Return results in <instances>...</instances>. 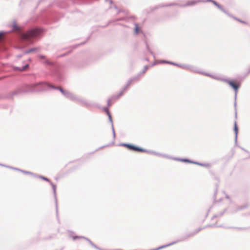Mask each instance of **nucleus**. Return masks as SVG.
Masks as SVG:
<instances>
[{"label":"nucleus","mask_w":250,"mask_h":250,"mask_svg":"<svg viewBox=\"0 0 250 250\" xmlns=\"http://www.w3.org/2000/svg\"><path fill=\"white\" fill-rule=\"evenodd\" d=\"M140 77V74H138L137 75L131 78L130 79L132 81V82L137 81L139 80Z\"/></svg>","instance_id":"bb28decb"},{"label":"nucleus","mask_w":250,"mask_h":250,"mask_svg":"<svg viewBox=\"0 0 250 250\" xmlns=\"http://www.w3.org/2000/svg\"><path fill=\"white\" fill-rule=\"evenodd\" d=\"M37 49L36 48H35V47H33V48H30L29 49L27 50H26L25 52H24V53L25 54H28V53H30L32 52H33L35 50H37Z\"/></svg>","instance_id":"a878e982"},{"label":"nucleus","mask_w":250,"mask_h":250,"mask_svg":"<svg viewBox=\"0 0 250 250\" xmlns=\"http://www.w3.org/2000/svg\"><path fill=\"white\" fill-rule=\"evenodd\" d=\"M204 229V228H199L198 229H197L196 231H194L193 232L195 233V235Z\"/></svg>","instance_id":"79ce46f5"},{"label":"nucleus","mask_w":250,"mask_h":250,"mask_svg":"<svg viewBox=\"0 0 250 250\" xmlns=\"http://www.w3.org/2000/svg\"><path fill=\"white\" fill-rule=\"evenodd\" d=\"M155 64H156V62H154L152 64L151 66H154V65H155Z\"/></svg>","instance_id":"338daca9"},{"label":"nucleus","mask_w":250,"mask_h":250,"mask_svg":"<svg viewBox=\"0 0 250 250\" xmlns=\"http://www.w3.org/2000/svg\"><path fill=\"white\" fill-rule=\"evenodd\" d=\"M192 164L197 165L201 167H210V164L209 163H202L196 161H193V162H192Z\"/></svg>","instance_id":"4468645a"},{"label":"nucleus","mask_w":250,"mask_h":250,"mask_svg":"<svg viewBox=\"0 0 250 250\" xmlns=\"http://www.w3.org/2000/svg\"><path fill=\"white\" fill-rule=\"evenodd\" d=\"M223 13H224L225 14H226V15H228L229 17L233 18V19L237 21V20L238 19L237 18H236V17L234 16L233 15H232L231 14H230V13L228 12L225 8H224V11H222Z\"/></svg>","instance_id":"f3484780"},{"label":"nucleus","mask_w":250,"mask_h":250,"mask_svg":"<svg viewBox=\"0 0 250 250\" xmlns=\"http://www.w3.org/2000/svg\"><path fill=\"white\" fill-rule=\"evenodd\" d=\"M85 43V42H83L80 44H76V45H75L73 46V48H76L77 46H79V45H83L84 44V43Z\"/></svg>","instance_id":"c03bdc74"},{"label":"nucleus","mask_w":250,"mask_h":250,"mask_svg":"<svg viewBox=\"0 0 250 250\" xmlns=\"http://www.w3.org/2000/svg\"><path fill=\"white\" fill-rule=\"evenodd\" d=\"M176 244V242L175 241H173V242H172L171 243H170L169 244H166V245H162V246H161L158 248H156V250H160L161 249H164V248H167L168 246H170L172 245H174V244Z\"/></svg>","instance_id":"2eb2a0df"},{"label":"nucleus","mask_w":250,"mask_h":250,"mask_svg":"<svg viewBox=\"0 0 250 250\" xmlns=\"http://www.w3.org/2000/svg\"><path fill=\"white\" fill-rule=\"evenodd\" d=\"M13 70L14 71H23L21 66L19 67V66H14Z\"/></svg>","instance_id":"cd10ccee"},{"label":"nucleus","mask_w":250,"mask_h":250,"mask_svg":"<svg viewBox=\"0 0 250 250\" xmlns=\"http://www.w3.org/2000/svg\"><path fill=\"white\" fill-rule=\"evenodd\" d=\"M248 206L247 204H246V205H243V206H239L237 208L236 210L237 211H239V210H241L247 208Z\"/></svg>","instance_id":"393cba45"},{"label":"nucleus","mask_w":250,"mask_h":250,"mask_svg":"<svg viewBox=\"0 0 250 250\" xmlns=\"http://www.w3.org/2000/svg\"><path fill=\"white\" fill-rule=\"evenodd\" d=\"M50 185L51 186L53 190V194L55 198V205H56V216L57 217H58V203H57V196H56V186L53 184L52 182H51L50 183Z\"/></svg>","instance_id":"0eeeda50"},{"label":"nucleus","mask_w":250,"mask_h":250,"mask_svg":"<svg viewBox=\"0 0 250 250\" xmlns=\"http://www.w3.org/2000/svg\"><path fill=\"white\" fill-rule=\"evenodd\" d=\"M110 99H111V101H113L117 100L119 99V98L117 97V95H113L110 98Z\"/></svg>","instance_id":"473e14b6"},{"label":"nucleus","mask_w":250,"mask_h":250,"mask_svg":"<svg viewBox=\"0 0 250 250\" xmlns=\"http://www.w3.org/2000/svg\"><path fill=\"white\" fill-rule=\"evenodd\" d=\"M134 25H135V27H134V33L135 34L137 35L139 33V31H140V28L139 25L137 23H135L134 24Z\"/></svg>","instance_id":"6ab92c4d"},{"label":"nucleus","mask_w":250,"mask_h":250,"mask_svg":"<svg viewBox=\"0 0 250 250\" xmlns=\"http://www.w3.org/2000/svg\"><path fill=\"white\" fill-rule=\"evenodd\" d=\"M132 81L130 79L127 83H128V84H129V85H130V84L132 83Z\"/></svg>","instance_id":"603ef678"},{"label":"nucleus","mask_w":250,"mask_h":250,"mask_svg":"<svg viewBox=\"0 0 250 250\" xmlns=\"http://www.w3.org/2000/svg\"><path fill=\"white\" fill-rule=\"evenodd\" d=\"M195 235V233L193 232L191 233H188L183 236H182L179 239L176 240L175 241L176 243L184 241L188 239V238Z\"/></svg>","instance_id":"6e6552de"},{"label":"nucleus","mask_w":250,"mask_h":250,"mask_svg":"<svg viewBox=\"0 0 250 250\" xmlns=\"http://www.w3.org/2000/svg\"><path fill=\"white\" fill-rule=\"evenodd\" d=\"M237 21H239L241 23H244V24H247V22H246L245 21H242V20H241L240 19H239L237 20Z\"/></svg>","instance_id":"49530a36"},{"label":"nucleus","mask_w":250,"mask_h":250,"mask_svg":"<svg viewBox=\"0 0 250 250\" xmlns=\"http://www.w3.org/2000/svg\"><path fill=\"white\" fill-rule=\"evenodd\" d=\"M0 166H1L2 167H8V166H6V165H3V164H0Z\"/></svg>","instance_id":"052dcab7"},{"label":"nucleus","mask_w":250,"mask_h":250,"mask_svg":"<svg viewBox=\"0 0 250 250\" xmlns=\"http://www.w3.org/2000/svg\"><path fill=\"white\" fill-rule=\"evenodd\" d=\"M31 175L35 177H37V178H39V176H40L39 175H37V174H35L34 173H33V174H31Z\"/></svg>","instance_id":"3c124183"},{"label":"nucleus","mask_w":250,"mask_h":250,"mask_svg":"<svg viewBox=\"0 0 250 250\" xmlns=\"http://www.w3.org/2000/svg\"><path fill=\"white\" fill-rule=\"evenodd\" d=\"M149 53H150V54L151 55H152V56H153V57L154 58H155V55H154V53H153L152 51H150V52H149Z\"/></svg>","instance_id":"8fccbe9b"},{"label":"nucleus","mask_w":250,"mask_h":250,"mask_svg":"<svg viewBox=\"0 0 250 250\" xmlns=\"http://www.w3.org/2000/svg\"><path fill=\"white\" fill-rule=\"evenodd\" d=\"M21 172L24 173V174H29V175H31V174H33V173L32 172H30V171H26V170H21Z\"/></svg>","instance_id":"7c9ffc66"},{"label":"nucleus","mask_w":250,"mask_h":250,"mask_svg":"<svg viewBox=\"0 0 250 250\" xmlns=\"http://www.w3.org/2000/svg\"><path fill=\"white\" fill-rule=\"evenodd\" d=\"M113 7L115 9L117 10L118 14H119L121 12V10L118 9V7L116 5H114L113 6Z\"/></svg>","instance_id":"37998d69"},{"label":"nucleus","mask_w":250,"mask_h":250,"mask_svg":"<svg viewBox=\"0 0 250 250\" xmlns=\"http://www.w3.org/2000/svg\"><path fill=\"white\" fill-rule=\"evenodd\" d=\"M185 65V64H180L175 62V64L174 66H176L181 68L184 69Z\"/></svg>","instance_id":"c756f323"},{"label":"nucleus","mask_w":250,"mask_h":250,"mask_svg":"<svg viewBox=\"0 0 250 250\" xmlns=\"http://www.w3.org/2000/svg\"><path fill=\"white\" fill-rule=\"evenodd\" d=\"M29 67V64H26L23 66H21V68H22V71H24L27 67Z\"/></svg>","instance_id":"c9c22d12"},{"label":"nucleus","mask_w":250,"mask_h":250,"mask_svg":"<svg viewBox=\"0 0 250 250\" xmlns=\"http://www.w3.org/2000/svg\"><path fill=\"white\" fill-rule=\"evenodd\" d=\"M38 58L45 65L52 67V76L56 81L61 82L64 80V72L61 67L46 59L45 56L43 55H39Z\"/></svg>","instance_id":"7ed1b4c3"},{"label":"nucleus","mask_w":250,"mask_h":250,"mask_svg":"<svg viewBox=\"0 0 250 250\" xmlns=\"http://www.w3.org/2000/svg\"><path fill=\"white\" fill-rule=\"evenodd\" d=\"M172 160L184 162V163H188L189 164H192V162H193V160H190L188 158H176L173 157V158H171Z\"/></svg>","instance_id":"f8f14e48"},{"label":"nucleus","mask_w":250,"mask_h":250,"mask_svg":"<svg viewBox=\"0 0 250 250\" xmlns=\"http://www.w3.org/2000/svg\"><path fill=\"white\" fill-rule=\"evenodd\" d=\"M130 86L129 84H128V83H126V84L125 85V86L126 87H127V88H128L129 86Z\"/></svg>","instance_id":"e2e57ef3"},{"label":"nucleus","mask_w":250,"mask_h":250,"mask_svg":"<svg viewBox=\"0 0 250 250\" xmlns=\"http://www.w3.org/2000/svg\"><path fill=\"white\" fill-rule=\"evenodd\" d=\"M39 178H40L42 180L45 181L49 183L51 182L49 178H48L46 177H45L44 176H42V175H41V176H39Z\"/></svg>","instance_id":"4be33fe9"},{"label":"nucleus","mask_w":250,"mask_h":250,"mask_svg":"<svg viewBox=\"0 0 250 250\" xmlns=\"http://www.w3.org/2000/svg\"><path fill=\"white\" fill-rule=\"evenodd\" d=\"M109 146V145H106V146H101V147H99V148L98 149V150L100 149H102V148H103L105 147V146Z\"/></svg>","instance_id":"6e6d98bb"},{"label":"nucleus","mask_w":250,"mask_h":250,"mask_svg":"<svg viewBox=\"0 0 250 250\" xmlns=\"http://www.w3.org/2000/svg\"><path fill=\"white\" fill-rule=\"evenodd\" d=\"M50 89L59 90L65 98L70 100H71L74 95L72 93L61 87L55 86L48 82L40 81L30 84L23 83L18 86L14 91L8 94L7 98L12 100L14 96L29 93H40Z\"/></svg>","instance_id":"f257e3e1"},{"label":"nucleus","mask_w":250,"mask_h":250,"mask_svg":"<svg viewBox=\"0 0 250 250\" xmlns=\"http://www.w3.org/2000/svg\"><path fill=\"white\" fill-rule=\"evenodd\" d=\"M218 227V228H225V229H231V227L223 226L222 225H217V227Z\"/></svg>","instance_id":"72a5a7b5"},{"label":"nucleus","mask_w":250,"mask_h":250,"mask_svg":"<svg viewBox=\"0 0 250 250\" xmlns=\"http://www.w3.org/2000/svg\"><path fill=\"white\" fill-rule=\"evenodd\" d=\"M86 238H87V237H85L83 236H80V237H79V239H83L84 240H86Z\"/></svg>","instance_id":"5fc2aeb1"},{"label":"nucleus","mask_w":250,"mask_h":250,"mask_svg":"<svg viewBox=\"0 0 250 250\" xmlns=\"http://www.w3.org/2000/svg\"><path fill=\"white\" fill-rule=\"evenodd\" d=\"M10 26L11 27V31L19 30L21 28L20 26L17 24V21L16 20H14L13 21L12 24L10 25Z\"/></svg>","instance_id":"ddd939ff"},{"label":"nucleus","mask_w":250,"mask_h":250,"mask_svg":"<svg viewBox=\"0 0 250 250\" xmlns=\"http://www.w3.org/2000/svg\"><path fill=\"white\" fill-rule=\"evenodd\" d=\"M144 60H145L146 61V62H149V59H148V58H145L144 59Z\"/></svg>","instance_id":"680f3d73"},{"label":"nucleus","mask_w":250,"mask_h":250,"mask_svg":"<svg viewBox=\"0 0 250 250\" xmlns=\"http://www.w3.org/2000/svg\"><path fill=\"white\" fill-rule=\"evenodd\" d=\"M71 52V51H68V52H67L66 53L62 54L61 56L62 57H64V56H65L66 54H68L70 53Z\"/></svg>","instance_id":"09e8293b"},{"label":"nucleus","mask_w":250,"mask_h":250,"mask_svg":"<svg viewBox=\"0 0 250 250\" xmlns=\"http://www.w3.org/2000/svg\"><path fill=\"white\" fill-rule=\"evenodd\" d=\"M226 211V209H225L223 211L217 214V215H218V217H219L222 216L225 213Z\"/></svg>","instance_id":"f704fd0d"},{"label":"nucleus","mask_w":250,"mask_h":250,"mask_svg":"<svg viewBox=\"0 0 250 250\" xmlns=\"http://www.w3.org/2000/svg\"><path fill=\"white\" fill-rule=\"evenodd\" d=\"M149 67V66H148L147 65H145L144 67V69L141 72H140L139 73V74H140V76L141 75L145 74L146 72V71L148 70Z\"/></svg>","instance_id":"412c9836"},{"label":"nucleus","mask_w":250,"mask_h":250,"mask_svg":"<svg viewBox=\"0 0 250 250\" xmlns=\"http://www.w3.org/2000/svg\"><path fill=\"white\" fill-rule=\"evenodd\" d=\"M184 69L188 70L192 72L198 73V74H201L202 75H204L206 76L209 77L214 80L220 81L221 82H223L225 83H227L230 87H231L234 91L235 92V95H234V100L235 102L234 103V106L235 107V118L237 117V113H236V97H237V94L238 91L239 89L240 88L241 86V83L238 81H236L234 80H231L229 79L228 78H225L222 77H220L218 76H214L211 74L203 72L200 69L197 67L196 66H193V65H190L188 64H185L184 67Z\"/></svg>","instance_id":"f03ea898"},{"label":"nucleus","mask_w":250,"mask_h":250,"mask_svg":"<svg viewBox=\"0 0 250 250\" xmlns=\"http://www.w3.org/2000/svg\"><path fill=\"white\" fill-rule=\"evenodd\" d=\"M124 93V92L121 90L118 94H117V97L119 99L121 96L123 95Z\"/></svg>","instance_id":"58836bf2"},{"label":"nucleus","mask_w":250,"mask_h":250,"mask_svg":"<svg viewBox=\"0 0 250 250\" xmlns=\"http://www.w3.org/2000/svg\"><path fill=\"white\" fill-rule=\"evenodd\" d=\"M18 57L21 58V55H18Z\"/></svg>","instance_id":"774afa93"},{"label":"nucleus","mask_w":250,"mask_h":250,"mask_svg":"<svg viewBox=\"0 0 250 250\" xmlns=\"http://www.w3.org/2000/svg\"><path fill=\"white\" fill-rule=\"evenodd\" d=\"M146 43V48L147 49V50L149 51V52H150V51H151L149 47V45H148V44L146 42H145Z\"/></svg>","instance_id":"a18cd8bd"},{"label":"nucleus","mask_w":250,"mask_h":250,"mask_svg":"<svg viewBox=\"0 0 250 250\" xmlns=\"http://www.w3.org/2000/svg\"><path fill=\"white\" fill-rule=\"evenodd\" d=\"M160 62L164 63L169 64L173 65H175V62H171L169 61L165 60H161Z\"/></svg>","instance_id":"aec40b11"},{"label":"nucleus","mask_w":250,"mask_h":250,"mask_svg":"<svg viewBox=\"0 0 250 250\" xmlns=\"http://www.w3.org/2000/svg\"><path fill=\"white\" fill-rule=\"evenodd\" d=\"M133 144L128 143H122L120 145V146H123L126 147L128 149L131 150Z\"/></svg>","instance_id":"dca6fc26"},{"label":"nucleus","mask_w":250,"mask_h":250,"mask_svg":"<svg viewBox=\"0 0 250 250\" xmlns=\"http://www.w3.org/2000/svg\"><path fill=\"white\" fill-rule=\"evenodd\" d=\"M233 130L234 131L235 134V145H237V138H238V127L237 125V123L236 121H235L234 123V127Z\"/></svg>","instance_id":"9d476101"},{"label":"nucleus","mask_w":250,"mask_h":250,"mask_svg":"<svg viewBox=\"0 0 250 250\" xmlns=\"http://www.w3.org/2000/svg\"><path fill=\"white\" fill-rule=\"evenodd\" d=\"M7 167L10 168L12 169H14V170H18L19 171H21V169H20L18 168H16V167Z\"/></svg>","instance_id":"a19ab883"},{"label":"nucleus","mask_w":250,"mask_h":250,"mask_svg":"<svg viewBox=\"0 0 250 250\" xmlns=\"http://www.w3.org/2000/svg\"><path fill=\"white\" fill-rule=\"evenodd\" d=\"M145 152L146 153H150V154H153L154 155H157V156H159V155H162V153H158V152H155V151H152V150H147V152Z\"/></svg>","instance_id":"5701e85b"},{"label":"nucleus","mask_w":250,"mask_h":250,"mask_svg":"<svg viewBox=\"0 0 250 250\" xmlns=\"http://www.w3.org/2000/svg\"><path fill=\"white\" fill-rule=\"evenodd\" d=\"M102 109L103 111H104L106 113L107 115V114H111L109 111V108L108 107L104 106V107H102Z\"/></svg>","instance_id":"b1692460"},{"label":"nucleus","mask_w":250,"mask_h":250,"mask_svg":"<svg viewBox=\"0 0 250 250\" xmlns=\"http://www.w3.org/2000/svg\"><path fill=\"white\" fill-rule=\"evenodd\" d=\"M217 217H218V215L215 214V215H214L212 216V217L211 218V220H213V219H214V218H217Z\"/></svg>","instance_id":"864d4df0"},{"label":"nucleus","mask_w":250,"mask_h":250,"mask_svg":"<svg viewBox=\"0 0 250 250\" xmlns=\"http://www.w3.org/2000/svg\"><path fill=\"white\" fill-rule=\"evenodd\" d=\"M111 100L110 98H109L107 100V106L108 107L111 105Z\"/></svg>","instance_id":"e433bc0d"},{"label":"nucleus","mask_w":250,"mask_h":250,"mask_svg":"<svg viewBox=\"0 0 250 250\" xmlns=\"http://www.w3.org/2000/svg\"><path fill=\"white\" fill-rule=\"evenodd\" d=\"M159 156H162V157H165V158H168V159H171V158H173V157H170V156H169L165 154H162L161 155H159Z\"/></svg>","instance_id":"2f4dec72"},{"label":"nucleus","mask_w":250,"mask_h":250,"mask_svg":"<svg viewBox=\"0 0 250 250\" xmlns=\"http://www.w3.org/2000/svg\"><path fill=\"white\" fill-rule=\"evenodd\" d=\"M106 1H108L110 4H112L113 3V1L112 0H105Z\"/></svg>","instance_id":"4d7b16f0"},{"label":"nucleus","mask_w":250,"mask_h":250,"mask_svg":"<svg viewBox=\"0 0 250 250\" xmlns=\"http://www.w3.org/2000/svg\"><path fill=\"white\" fill-rule=\"evenodd\" d=\"M226 198L227 199H229V195H226Z\"/></svg>","instance_id":"69168bd1"},{"label":"nucleus","mask_w":250,"mask_h":250,"mask_svg":"<svg viewBox=\"0 0 250 250\" xmlns=\"http://www.w3.org/2000/svg\"><path fill=\"white\" fill-rule=\"evenodd\" d=\"M107 116L108 118L109 122L111 123V129H112V132L113 133V137L114 139L116 137V134H115V129L114 128L113 120H112L111 114H107Z\"/></svg>","instance_id":"9b49d317"},{"label":"nucleus","mask_w":250,"mask_h":250,"mask_svg":"<svg viewBox=\"0 0 250 250\" xmlns=\"http://www.w3.org/2000/svg\"><path fill=\"white\" fill-rule=\"evenodd\" d=\"M203 0H190L188 1L185 4H179L178 3L172 2L167 4H160L155 7V9H157L160 7H168V6H178L180 7H185L188 6H194L197 4L198 3L201 2Z\"/></svg>","instance_id":"39448f33"},{"label":"nucleus","mask_w":250,"mask_h":250,"mask_svg":"<svg viewBox=\"0 0 250 250\" xmlns=\"http://www.w3.org/2000/svg\"><path fill=\"white\" fill-rule=\"evenodd\" d=\"M247 73H248V74L250 73V68H249L248 69V72H247Z\"/></svg>","instance_id":"0e129e2a"},{"label":"nucleus","mask_w":250,"mask_h":250,"mask_svg":"<svg viewBox=\"0 0 250 250\" xmlns=\"http://www.w3.org/2000/svg\"><path fill=\"white\" fill-rule=\"evenodd\" d=\"M131 150L136 151V152H147V149H144L143 148H142L138 146H135L134 145H132V148H131Z\"/></svg>","instance_id":"1a4fd4ad"},{"label":"nucleus","mask_w":250,"mask_h":250,"mask_svg":"<svg viewBox=\"0 0 250 250\" xmlns=\"http://www.w3.org/2000/svg\"><path fill=\"white\" fill-rule=\"evenodd\" d=\"M44 32V29L41 27L36 26H31L23 34V37L26 40L35 39L41 37Z\"/></svg>","instance_id":"20e7f679"},{"label":"nucleus","mask_w":250,"mask_h":250,"mask_svg":"<svg viewBox=\"0 0 250 250\" xmlns=\"http://www.w3.org/2000/svg\"><path fill=\"white\" fill-rule=\"evenodd\" d=\"M250 228V227H231V229H236L237 230H248Z\"/></svg>","instance_id":"a211bd4d"},{"label":"nucleus","mask_w":250,"mask_h":250,"mask_svg":"<svg viewBox=\"0 0 250 250\" xmlns=\"http://www.w3.org/2000/svg\"><path fill=\"white\" fill-rule=\"evenodd\" d=\"M124 93V92L121 90L118 94H117V97L119 99L121 96L123 95Z\"/></svg>","instance_id":"4c0bfd02"},{"label":"nucleus","mask_w":250,"mask_h":250,"mask_svg":"<svg viewBox=\"0 0 250 250\" xmlns=\"http://www.w3.org/2000/svg\"><path fill=\"white\" fill-rule=\"evenodd\" d=\"M127 89L128 88L125 86L121 90L124 92H125V91H127Z\"/></svg>","instance_id":"de8ad7c7"},{"label":"nucleus","mask_w":250,"mask_h":250,"mask_svg":"<svg viewBox=\"0 0 250 250\" xmlns=\"http://www.w3.org/2000/svg\"><path fill=\"white\" fill-rule=\"evenodd\" d=\"M70 237H72L74 240H75L77 239H79L80 236L79 235H75V236L70 235Z\"/></svg>","instance_id":"ea45409f"},{"label":"nucleus","mask_w":250,"mask_h":250,"mask_svg":"<svg viewBox=\"0 0 250 250\" xmlns=\"http://www.w3.org/2000/svg\"><path fill=\"white\" fill-rule=\"evenodd\" d=\"M71 101L78 102L80 103L83 104L84 106L86 107H89L92 105V104L89 103L88 102L84 100L83 99L77 96L76 95L74 94L72 99Z\"/></svg>","instance_id":"423d86ee"},{"label":"nucleus","mask_w":250,"mask_h":250,"mask_svg":"<svg viewBox=\"0 0 250 250\" xmlns=\"http://www.w3.org/2000/svg\"><path fill=\"white\" fill-rule=\"evenodd\" d=\"M85 240H86L89 244L90 243V242H92V241L88 238H87Z\"/></svg>","instance_id":"bf43d9fd"},{"label":"nucleus","mask_w":250,"mask_h":250,"mask_svg":"<svg viewBox=\"0 0 250 250\" xmlns=\"http://www.w3.org/2000/svg\"><path fill=\"white\" fill-rule=\"evenodd\" d=\"M241 149L243 150H244V151L246 152H248V151L246 149H245L243 147H240Z\"/></svg>","instance_id":"13d9d810"},{"label":"nucleus","mask_w":250,"mask_h":250,"mask_svg":"<svg viewBox=\"0 0 250 250\" xmlns=\"http://www.w3.org/2000/svg\"><path fill=\"white\" fill-rule=\"evenodd\" d=\"M217 227V224L214 223V224H212L207 225L204 228H207L208 227L213 228V227Z\"/></svg>","instance_id":"c85d7f7f"}]
</instances>
